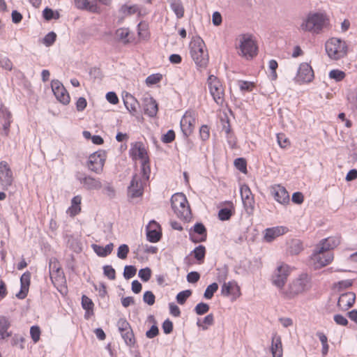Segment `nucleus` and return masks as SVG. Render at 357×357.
<instances>
[{
    "instance_id": "2f4dec72",
    "label": "nucleus",
    "mask_w": 357,
    "mask_h": 357,
    "mask_svg": "<svg viewBox=\"0 0 357 357\" xmlns=\"http://www.w3.org/2000/svg\"><path fill=\"white\" fill-rule=\"evenodd\" d=\"M31 282V273L29 271L25 272L22 274L20 278L21 283V291L20 294L22 296H19L20 298H23L26 296V293L29 290V287Z\"/></svg>"
},
{
    "instance_id": "5701e85b",
    "label": "nucleus",
    "mask_w": 357,
    "mask_h": 357,
    "mask_svg": "<svg viewBox=\"0 0 357 357\" xmlns=\"http://www.w3.org/2000/svg\"><path fill=\"white\" fill-rule=\"evenodd\" d=\"M130 155L135 160H140L142 162H148L149 157L146 149L141 142L135 143L130 151Z\"/></svg>"
},
{
    "instance_id": "09e8293b",
    "label": "nucleus",
    "mask_w": 357,
    "mask_h": 357,
    "mask_svg": "<svg viewBox=\"0 0 357 357\" xmlns=\"http://www.w3.org/2000/svg\"><path fill=\"white\" fill-rule=\"evenodd\" d=\"M277 141L282 149H286L290 146V141L284 133L277 135Z\"/></svg>"
},
{
    "instance_id": "cd10ccee",
    "label": "nucleus",
    "mask_w": 357,
    "mask_h": 357,
    "mask_svg": "<svg viewBox=\"0 0 357 357\" xmlns=\"http://www.w3.org/2000/svg\"><path fill=\"white\" fill-rule=\"evenodd\" d=\"M81 204H82V197L80 195H76L75 196L70 203V206L67 209L66 213L70 216V217H75V215H78L82 210L81 208Z\"/></svg>"
},
{
    "instance_id": "9d476101",
    "label": "nucleus",
    "mask_w": 357,
    "mask_h": 357,
    "mask_svg": "<svg viewBox=\"0 0 357 357\" xmlns=\"http://www.w3.org/2000/svg\"><path fill=\"white\" fill-rule=\"evenodd\" d=\"M293 271V268L289 266L288 264L281 263L275 269L272 281L273 284L278 288L282 289L288 277Z\"/></svg>"
},
{
    "instance_id": "393cba45",
    "label": "nucleus",
    "mask_w": 357,
    "mask_h": 357,
    "mask_svg": "<svg viewBox=\"0 0 357 357\" xmlns=\"http://www.w3.org/2000/svg\"><path fill=\"white\" fill-rule=\"evenodd\" d=\"M271 351L273 357H282L283 356L281 337L277 333H274L272 336Z\"/></svg>"
},
{
    "instance_id": "c85d7f7f",
    "label": "nucleus",
    "mask_w": 357,
    "mask_h": 357,
    "mask_svg": "<svg viewBox=\"0 0 357 357\" xmlns=\"http://www.w3.org/2000/svg\"><path fill=\"white\" fill-rule=\"evenodd\" d=\"M77 8L86 10L91 13H100V8L96 3H91L89 0H74Z\"/></svg>"
},
{
    "instance_id": "dca6fc26",
    "label": "nucleus",
    "mask_w": 357,
    "mask_h": 357,
    "mask_svg": "<svg viewBox=\"0 0 357 357\" xmlns=\"http://www.w3.org/2000/svg\"><path fill=\"white\" fill-rule=\"evenodd\" d=\"M190 239L195 243L204 242L207 238V231L202 223L197 222L189 231Z\"/></svg>"
},
{
    "instance_id": "f704fd0d",
    "label": "nucleus",
    "mask_w": 357,
    "mask_h": 357,
    "mask_svg": "<svg viewBox=\"0 0 357 357\" xmlns=\"http://www.w3.org/2000/svg\"><path fill=\"white\" fill-rule=\"evenodd\" d=\"M170 7L178 18H182L184 15V8L181 0H169Z\"/></svg>"
},
{
    "instance_id": "ddd939ff",
    "label": "nucleus",
    "mask_w": 357,
    "mask_h": 357,
    "mask_svg": "<svg viewBox=\"0 0 357 357\" xmlns=\"http://www.w3.org/2000/svg\"><path fill=\"white\" fill-rule=\"evenodd\" d=\"M314 79V71L310 64L302 63L298 70L295 80L298 84L309 83Z\"/></svg>"
},
{
    "instance_id": "3c124183",
    "label": "nucleus",
    "mask_w": 357,
    "mask_h": 357,
    "mask_svg": "<svg viewBox=\"0 0 357 357\" xmlns=\"http://www.w3.org/2000/svg\"><path fill=\"white\" fill-rule=\"evenodd\" d=\"M191 294L192 292L190 290L181 291L176 296V301L179 304L183 305Z\"/></svg>"
},
{
    "instance_id": "b1692460",
    "label": "nucleus",
    "mask_w": 357,
    "mask_h": 357,
    "mask_svg": "<svg viewBox=\"0 0 357 357\" xmlns=\"http://www.w3.org/2000/svg\"><path fill=\"white\" fill-rule=\"evenodd\" d=\"M289 229L284 226H277L268 228L265 230L264 239L267 242H271L276 238L287 234Z\"/></svg>"
},
{
    "instance_id": "72a5a7b5",
    "label": "nucleus",
    "mask_w": 357,
    "mask_h": 357,
    "mask_svg": "<svg viewBox=\"0 0 357 357\" xmlns=\"http://www.w3.org/2000/svg\"><path fill=\"white\" fill-rule=\"evenodd\" d=\"M116 38L123 44H128L130 43V31L127 28H119L115 31Z\"/></svg>"
},
{
    "instance_id": "423d86ee",
    "label": "nucleus",
    "mask_w": 357,
    "mask_h": 357,
    "mask_svg": "<svg viewBox=\"0 0 357 357\" xmlns=\"http://www.w3.org/2000/svg\"><path fill=\"white\" fill-rule=\"evenodd\" d=\"M49 269L52 282L59 291H61L66 287V280L61 266L56 258L50 259Z\"/></svg>"
},
{
    "instance_id": "a211bd4d",
    "label": "nucleus",
    "mask_w": 357,
    "mask_h": 357,
    "mask_svg": "<svg viewBox=\"0 0 357 357\" xmlns=\"http://www.w3.org/2000/svg\"><path fill=\"white\" fill-rule=\"evenodd\" d=\"M14 180L11 169L6 161L0 162V183L5 187L10 186Z\"/></svg>"
},
{
    "instance_id": "7ed1b4c3",
    "label": "nucleus",
    "mask_w": 357,
    "mask_h": 357,
    "mask_svg": "<svg viewBox=\"0 0 357 357\" xmlns=\"http://www.w3.org/2000/svg\"><path fill=\"white\" fill-rule=\"evenodd\" d=\"M237 42L236 48L239 56L247 60H250L257 55L258 46L252 35H240L237 38Z\"/></svg>"
},
{
    "instance_id": "864d4df0",
    "label": "nucleus",
    "mask_w": 357,
    "mask_h": 357,
    "mask_svg": "<svg viewBox=\"0 0 357 357\" xmlns=\"http://www.w3.org/2000/svg\"><path fill=\"white\" fill-rule=\"evenodd\" d=\"M104 275L109 280H114L116 278V271L114 268L109 265L103 266Z\"/></svg>"
},
{
    "instance_id": "8fccbe9b",
    "label": "nucleus",
    "mask_w": 357,
    "mask_h": 357,
    "mask_svg": "<svg viewBox=\"0 0 357 357\" xmlns=\"http://www.w3.org/2000/svg\"><path fill=\"white\" fill-rule=\"evenodd\" d=\"M162 79V75L160 73L152 74L148 76L146 79V84L148 86L156 84L160 82Z\"/></svg>"
},
{
    "instance_id": "0e129e2a",
    "label": "nucleus",
    "mask_w": 357,
    "mask_h": 357,
    "mask_svg": "<svg viewBox=\"0 0 357 357\" xmlns=\"http://www.w3.org/2000/svg\"><path fill=\"white\" fill-rule=\"evenodd\" d=\"M353 282L351 280H345L335 283L334 287L337 290L340 291L344 289H347L352 285Z\"/></svg>"
},
{
    "instance_id": "c756f323",
    "label": "nucleus",
    "mask_w": 357,
    "mask_h": 357,
    "mask_svg": "<svg viewBox=\"0 0 357 357\" xmlns=\"http://www.w3.org/2000/svg\"><path fill=\"white\" fill-rule=\"evenodd\" d=\"M79 181L87 190H99L102 188L101 182L91 176H85L83 178H79Z\"/></svg>"
},
{
    "instance_id": "a18cd8bd",
    "label": "nucleus",
    "mask_w": 357,
    "mask_h": 357,
    "mask_svg": "<svg viewBox=\"0 0 357 357\" xmlns=\"http://www.w3.org/2000/svg\"><path fill=\"white\" fill-rule=\"evenodd\" d=\"M328 76L331 79H335L337 82H340L345 78L346 74L344 71L336 69L331 70Z\"/></svg>"
},
{
    "instance_id": "5fc2aeb1",
    "label": "nucleus",
    "mask_w": 357,
    "mask_h": 357,
    "mask_svg": "<svg viewBox=\"0 0 357 357\" xmlns=\"http://www.w3.org/2000/svg\"><path fill=\"white\" fill-rule=\"evenodd\" d=\"M128 252H129L128 246L126 244H122L118 248L117 257L119 259H125L127 258Z\"/></svg>"
},
{
    "instance_id": "a878e982",
    "label": "nucleus",
    "mask_w": 357,
    "mask_h": 357,
    "mask_svg": "<svg viewBox=\"0 0 357 357\" xmlns=\"http://www.w3.org/2000/svg\"><path fill=\"white\" fill-rule=\"evenodd\" d=\"M144 113L150 117L155 116L158 111V106L156 100L152 97L144 98Z\"/></svg>"
},
{
    "instance_id": "f257e3e1",
    "label": "nucleus",
    "mask_w": 357,
    "mask_h": 357,
    "mask_svg": "<svg viewBox=\"0 0 357 357\" xmlns=\"http://www.w3.org/2000/svg\"><path fill=\"white\" fill-rule=\"evenodd\" d=\"M330 20L323 13L311 12L303 20L300 28L303 31L319 34L329 26Z\"/></svg>"
},
{
    "instance_id": "f8f14e48",
    "label": "nucleus",
    "mask_w": 357,
    "mask_h": 357,
    "mask_svg": "<svg viewBox=\"0 0 357 357\" xmlns=\"http://www.w3.org/2000/svg\"><path fill=\"white\" fill-rule=\"evenodd\" d=\"M105 160L106 155L103 151L95 152L89 155L87 167L91 171L100 174L102 172Z\"/></svg>"
},
{
    "instance_id": "20e7f679",
    "label": "nucleus",
    "mask_w": 357,
    "mask_h": 357,
    "mask_svg": "<svg viewBox=\"0 0 357 357\" xmlns=\"http://www.w3.org/2000/svg\"><path fill=\"white\" fill-rule=\"evenodd\" d=\"M190 54L200 68H205L208 62V55L206 50V45L200 37H195L190 43Z\"/></svg>"
},
{
    "instance_id": "4c0bfd02",
    "label": "nucleus",
    "mask_w": 357,
    "mask_h": 357,
    "mask_svg": "<svg viewBox=\"0 0 357 357\" xmlns=\"http://www.w3.org/2000/svg\"><path fill=\"white\" fill-rule=\"evenodd\" d=\"M138 36L143 40H146L150 36L149 24L145 22H141L137 26Z\"/></svg>"
},
{
    "instance_id": "37998d69",
    "label": "nucleus",
    "mask_w": 357,
    "mask_h": 357,
    "mask_svg": "<svg viewBox=\"0 0 357 357\" xmlns=\"http://www.w3.org/2000/svg\"><path fill=\"white\" fill-rule=\"evenodd\" d=\"M214 323V316L213 314H209L204 317L202 323L197 322V326L201 327L203 330L208 329V326H212Z\"/></svg>"
},
{
    "instance_id": "69168bd1",
    "label": "nucleus",
    "mask_w": 357,
    "mask_h": 357,
    "mask_svg": "<svg viewBox=\"0 0 357 357\" xmlns=\"http://www.w3.org/2000/svg\"><path fill=\"white\" fill-rule=\"evenodd\" d=\"M155 295L151 291H147L144 294L143 300L149 305H153L155 303Z\"/></svg>"
},
{
    "instance_id": "49530a36",
    "label": "nucleus",
    "mask_w": 357,
    "mask_h": 357,
    "mask_svg": "<svg viewBox=\"0 0 357 357\" xmlns=\"http://www.w3.org/2000/svg\"><path fill=\"white\" fill-rule=\"evenodd\" d=\"M41 330L38 326H33L30 328V335L33 342L36 344L40 339Z\"/></svg>"
},
{
    "instance_id": "39448f33",
    "label": "nucleus",
    "mask_w": 357,
    "mask_h": 357,
    "mask_svg": "<svg viewBox=\"0 0 357 357\" xmlns=\"http://www.w3.org/2000/svg\"><path fill=\"white\" fill-rule=\"evenodd\" d=\"M172 208L178 218L185 221L190 220L191 209L185 195L176 193L171 198Z\"/></svg>"
},
{
    "instance_id": "4468645a",
    "label": "nucleus",
    "mask_w": 357,
    "mask_h": 357,
    "mask_svg": "<svg viewBox=\"0 0 357 357\" xmlns=\"http://www.w3.org/2000/svg\"><path fill=\"white\" fill-rule=\"evenodd\" d=\"M51 87L57 100L63 105H68L70 101V97L63 84L58 80H52Z\"/></svg>"
},
{
    "instance_id": "2eb2a0df",
    "label": "nucleus",
    "mask_w": 357,
    "mask_h": 357,
    "mask_svg": "<svg viewBox=\"0 0 357 357\" xmlns=\"http://www.w3.org/2000/svg\"><path fill=\"white\" fill-rule=\"evenodd\" d=\"M241 199L245 210L252 212L255 208V199L250 188L246 184H243L240 188Z\"/></svg>"
},
{
    "instance_id": "774afa93",
    "label": "nucleus",
    "mask_w": 357,
    "mask_h": 357,
    "mask_svg": "<svg viewBox=\"0 0 357 357\" xmlns=\"http://www.w3.org/2000/svg\"><path fill=\"white\" fill-rule=\"evenodd\" d=\"M278 67V62L275 59H271L268 62V68L271 73V76L273 79H276L278 77V75L276 73V69Z\"/></svg>"
},
{
    "instance_id": "e2e57ef3",
    "label": "nucleus",
    "mask_w": 357,
    "mask_h": 357,
    "mask_svg": "<svg viewBox=\"0 0 357 357\" xmlns=\"http://www.w3.org/2000/svg\"><path fill=\"white\" fill-rule=\"evenodd\" d=\"M142 172L143 174L144 180H148L149 178L151 169L149 166V160L148 162H142Z\"/></svg>"
},
{
    "instance_id": "9b49d317",
    "label": "nucleus",
    "mask_w": 357,
    "mask_h": 357,
    "mask_svg": "<svg viewBox=\"0 0 357 357\" xmlns=\"http://www.w3.org/2000/svg\"><path fill=\"white\" fill-rule=\"evenodd\" d=\"M197 113L193 110L185 112L180 121V126L185 137L190 136L193 132L197 122Z\"/></svg>"
},
{
    "instance_id": "e433bc0d",
    "label": "nucleus",
    "mask_w": 357,
    "mask_h": 357,
    "mask_svg": "<svg viewBox=\"0 0 357 357\" xmlns=\"http://www.w3.org/2000/svg\"><path fill=\"white\" fill-rule=\"evenodd\" d=\"M125 343L129 347H133L136 342L132 328L120 333Z\"/></svg>"
},
{
    "instance_id": "79ce46f5",
    "label": "nucleus",
    "mask_w": 357,
    "mask_h": 357,
    "mask_svg": "<svg viewBox=\"0 0 357 357\" xmlns=\"http://www.w3.org/2000/svg\"><path fill=\"white\" fill-rule=\"evenodd\" d=\"M229 204H231L232 209L225 208L219 211L218 218L220 220L223 221L228 220L234 213L233 204L231 202H229Z\"/></svg>"
},
{
    "instance_id": "58836bf2",
    "label": "nucleus",
    "mask_w": 357,
    "mask_h": 357,
    "mask_svg": "<svg viewBox=\"0 0 357 357\" xmlns=\"http://www.w3.org/2000/svg\"><path fill=\"white\" fill-rule=\"evenodd\" d=\"M82 305L86 310V316L93 314L94 304L91 298L88 296L83 295L82 297Z\"/></svg>"
},
{
    "instance_id": "0eeeda50",
    "label": "nucleus",
    "mask_w": 357,
    "mask_h": 357,
    "mask_svg": "<svg viewBox=\"0 0 357 357\" xmlns=\"http://www.w3.org/2000/svg\"><path fill=\"white\" fill-rule=\"evenodd\" d=\"M326 51L328 56L334 60L344 57L347 54V45L344 40L332 38L326 43Z\"/></svg>"
},
{
    "instance_id": "338daca9",
    "label": "nucleus",
    "mask_w": 357,
    "mask_h": 357,
    "mask_svg": "<svg viewBox=\"0 0 357 357\" xmlns=\"http://www.w3.org/2000/svg\"><path fill=\"white\" fill-rule=\"evenodd\" d=\"M56 35L54 32H50L43 38V43L46 46L52 45L56 40Z\"/></svg>"
},
{
    "instance_id": "f03ea898",
    "label": "nucleus",
    "mask_w": 357,
    "mask_h": 357,
    "mask_svg": "<svg viewBox=\"0 0 357 357\" xmlns=\"http://www.w3.org/2000/svg\"><path fill=\"white\" fill-rule=\"evenodd\" d=\"M310 278L307 273H301L298 278L292 280L286 288L282 289V296L291 299L305 292L310 288Z\"/></svg>"
},
{
    "instance_id": "f3484780",
    "label": "nucleus",
    "mask_w": 357,
    "mask_h": 357,
    "mask_svg": "<svg viewBox=\"0 0 357 357\" xmlns=\"http://www.w3.org/2000/svg\"><path fill=\"white\" fill-rule=\"evenodd\" d=\"M271 192L274 199L282 205H287L289 203V195L286 188L280 185H275L271 187Z\"/></svg>"
},
{
    "instance_id": "6e6d98bb",
    "label": "nucleus",
    "mask_w": 357,
    "mask_h": 357,
    "mask_svg": "<svg viewBox=\"0 0 357 357\" xmlns=\"http://www.w3.org/2000/svg\"><path fill=\"white\" fill-rule=\"evenodd\" d=\"M199 137L203 141H206L210 137V128L207 125H202L199 128Z\"/></svg>"
},
{
    "instance_id": "052dcab7",
    "label": "nucleus",
    "mask_w": 357,
    "mask_h": 357,
    "mask_svg": "<svg viewBox=\"0 0 357 357\" xmlns=\"http://www.w3.org/2000/svg\"><path fill=\"white\" fill-rule=\"evenodd\" d=\"M139 277L144 282H147L151 277V270L149 268H145L139 270Z\"/></svg>"
},
{
    "instance_id": "473e14b6",
    "label": "nucleus",
    "mask_w": 357,
    "mask_h": 357,
    "mask_svg": "<svg viewBox=\"0 0 357 357\" xmlns=\"http://www.w3.org/2000/svg\"><path fill=\"white\" fill-rule=\"evenodd\" d=\"M114 244L110 243L106 246H101L98 245H93V249L94 252L100 257H105L110 255L113 250Z\"/></svg>"
},
{
    "instance_id": "a19ab883",
    "label": "nucleus",
    "mask_w": 357,
    "mask_h": 357,
    "mask_svg": "<svg viewBox=\"0 0 357 357\" xmlns=\"http://www.w3.org/2000/svg\"><path fill=\"white\" fill-rule=\"evenodd\" d=\"M240 90L243 92H251L255 88V82L240 80L238 82Z\"/></svg>"
},
{
    "instance_id": "13d9d810",
    "label": "nucleus",
    "mask_w": 357,
    "mask_h": 357,
    "mask_svg": "<svg viewBox=\"0 0 357 357\" xmlns=\"http://www.w3.org/2000/svg\"><path fill=\"white\" fill-rule=\"evenodd\" d=\"M137 269L133 266H126L123 271V276L126 279H130L136 274Z\"/></svg>"
},
{
    "instance_id": "1a4fd4ad",
    "label": "nucleus",
    "mask_w": 357,
    "mask_h": 357,
    "mask_svg": "<svg viewBox=\"0 0 357 357\" xmlns=\"http://www.w3.org/2000/svg\"><path fill=\"white\" fill-rule=\"evenodd\" d=\"M207 84L211 96L217 105L222 106L225 102V89L220 80L215 75L208 77Z\"/></svg>"
},
{
    "instance_id": "aec40b11",
    "label": "nucleus",
    "mask_w": 357,
    "mask_h": 357,
    "mask_svg": "<svg viewBox=\"0 0 357 357\" xmlns=\"http://www.w3.org/2000/svg\"><path fill=\"white\" fill-rule=\"evenodd\" d=\"M341 242V236L335 235L321 240L317 244V245H318L320 249H324L328 252H331V250L335 249L338 245H340Z\"/></svg>"
},
{
    "instance_id": "680f3d73",
    "label": "nucleus",
    "mask_w": 357,
    "mask_h": 357,
    "mask_svg": "<svg viewBox=\"0 0 357 357\" xmlns=\"http://www.w3.org/2000/svg\"><path fill=\"white\" fill-rule=\"evenodd\" d=\"M121 11L126 15H130L136 13L138 11L137 6H122Z\"/></svg>"
},
{
    "instance_id": "c9c22d12",
    "label": "nucleus",
    "mask_w": 357,
    "mask_h": 357,
    "mask_svg": "<svg viewBox=\"0 0 357 357\" xmlns=\"http://www.w3.org/2000/svg\"><path fill=\"white\" fill-rule=\"evenodd\" d=\"M192 255H193L194 257L197 259V263L199 264H202L204 261L205 255H206V248L205 246L200 245L196 247L194 250L192 252Z\"/></svg>"
},
{
    "instance_id": "de8ad7c7",
    "label": "nucleus",
    "mask_w": 357,
    "mask_h": 357,
    "mask_svg": "<svg viewBox=\"0 0 357 357\" xmlns=\"http://www.w3.org/2000/svg\"><path fill=\"white\" fill-rule=\"evenodd\" d=\"M234 166L237 169L243 174H247V162L243 158H237L234 160Z\"/></svg>"
},
{
    "instance_id": "ea45409f",
    "label": "nucleus",
    "mask_w": 357,
    "mask_h": 357,
    "mask_svg": "<svg viewBox=\"0 0 357 357\" xmlns=\"http://www.w3.org/2000/svg\"><path fill=\"white\" fill-rule=\"evenodd\" d=\"M126 108L132 113L137 112V101L132 96H127L124 100Z\"/></svg>"
},
{
    "instance_id": "6e6552de",
    "label": "nucleus",
    "mask_w": 357,
    "mask_h": 357,
    "mask_svg": "<svg viewBox=\"0 0 357 357\" xmlns=\"http://www.w3.org/2000/svg\"><path fill=\"white\" fill-rule=\"evenodd\" d=\"M333 259L334 255L332 252L320 249L318 245H316L310 260L314 269H320L330 264Z\"/></svg>"
},
{
    "instance_id": "bb28decb",
    "label": "nucleus",
    "mask_w": 357,
    "mask_h": 357,
    "mask_svg": "<svg viewBox=\"0 0 357 357\" xmlns=\"http://www.w3.org/2000/svg\"><path fill=\"white\" fill-rule=\"evenodd\" d=\"M10 326L11 323L8 317L0 316V340L11 337L12 331L9 330Z\"/></svg>"
},
{
    "instance_id": "412c9836",
    "label": "nucleus",
    "mask_w": 357,
    "mask_h": 357,
    "mask_svg": "<svg viewBox=\"0 0 357 357\" xmlns=\"http://www.w3.org/2000/svg\"><path fill=\"white\" fill-rule=\"evenodd\" d=\"M146 235L150 242L159 241L162 236L160 225L154 220L151 221L146 227Z\"/></svg>"
},
{
    "instance_id": "bf43d9fd",
    "label": "nucleus",
    "mask_w": 357,
    "mask_h": 357,
    "mask_svg": "<svg viewBox=\"0 0 357 357\" xmlns=\"http://www.w3.org/2000/svg\"><path fill=\"white\" fill-rule=\"evenodd\" d=\"M0 67L6 70H11L13 69V63L8 57L0 56Z\"/></svg>"
},
{
    "instance_id": "c03bdc74",
    "label": "nucleus",
    "mask_w": 357,
    "mask_h": 357,
    "mask_svg": "<svg viewBox=\"0 0 357 357\" xmlns=\"http://www.w3.org/2000/svg\"><path fill=\"white\" fill-rule=\"evenodd\" d=\"M218 289V284L216 282H213L208 285L204 292V296L206 299H211Z\"/></svg>"
},
{
    "instance_id": "603ef678",
    "label": "nucleus",
    "mask_w": 357,
    "mask_h": 357,
    "mask_svg": "<svg viewBox=\"0 0 357 357\" xmlns=\"http://www.w3.org/2000/svg\"><path fill=\"white\" fill-rule=\"evenodd\" d=\"M43 16L46 20H50L52 19H58L59 15L57 12H54L51 8H46L43 12Z\"/></svg>"
},
{
    "instance_id": "4be33fe9",
    "label": "nucleus",
    "mask_w": 357,
    "mask_h": 357,
    "mask_svg": "<svg viewBox=\"0 0 357 357\" xmlns=\"http://www.w3.org/2000/svg\"><path fill=\"white\" fill-rule=\"evenodd\" d=\"M356 301V294L353 292H346L340 296L337 306L340 310L346 311L353 306Z\"/></svg>"
},
{
    "instance_id": "4d7b16f0",
    "label": "nucleus",
    "mask_w": 357,
    "mask_h": 357,
    "mask_svg": "<svg viewBox=\"0 0 357 357\" xmlns=\"http://www.w3.org/2000/svg\"><path fill=\"white\" fill-rule=\"evenodd\" d=\"M209 310V305L204 303H198L195 308V311L198 315H202L207 313Z\"/></svg>"
},
{
    "instance_id": "6ab92c4d",
    "label": "nucleus",
    "mask_w": 357,
    "mask_h": 357,
    "mask_svg": "<svg viewBox=\"0 0 357 357\" xmlns=\"http://www.w3.org/2000/svg\"><path fill=\"white\" fill-rule=\"evenodd\" d=\"M221 294L223 296H231L233 300H236L241 296V289L235 281H229L222 285Z\"/></svg>"
},
{
    "instance_id": "7c9ffc66",
    "label": "nucleus",
    "mask_w": 357,
    "mask_h": 357,
    "mask_svg": "<svg viewBox=\"0 0 357 357\" xmlns=\"http://www.w3.org/2000/svg\"><path fill=\"white\" fill-rule=\"evenodd\" d=\"M132 197H139L142 194V183L137 175H135L129 187Z\"/></svg>"
}]
</instances>
